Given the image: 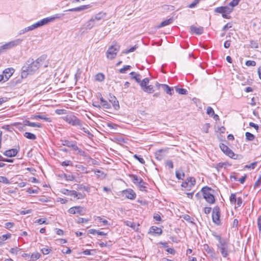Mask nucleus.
Wrapping results in <instances>:
<instances>
[{"label":"nucleus","mask_w":261,"mask_h":261,"mask_svg":"<svg viewBox=\"0 0 261 261\" xmlns=\"http://www.w3.org/2000/svg\"><path fill=\"white\" fill-rule=\"evenodd\" d=\"M46 60V57L42 56L35 61H28L21 68V77L25 78L29 74H33L36 71Z\"/></svg>","instance_id":"f257e3e1"},{"label":"nucleus","mask_w":261,"mask_h":261,"mask_svg":"<svg viewBox=\"0 0 261 261\" xmlns=\"http://www.w3.org/2000/svg\"><path fill=\"white\" fill-rule=\"evenodd\" d=\"M64 15V14H63V13H58V14H56L50 17L43 18V19L40 20V21H38L37 22L21 30L20 31L19 35H21V34H24L25 33H26L27 32L32 31L38 27H41L45 24H46L50 22L54 21L56 19H60Z\"/></svg>","instance_id":"f03ea898"},{"label":"nucleus","mask_w":261,"mask_h":261,"mask_svg":"<svg viewBox=\"0 0 261 261\" xmlns=\"http://www.w3.org/2000/svg\"><path fill=\"white\" fill-rule=\"evenodd\" d=\"M201 191L203 198L205 199L206 202L210 204H213L215 203V199L213 194L214 192V190L210 187L205 186L203 187Z\"/></svg>","instance_id":"7ed1b4c3"},{"label":"nucleus","mask_w":261,"mask_h":261,"mask_svg":"<svg viewBox=\"0 0 261 261\" xmlns=\"http://www.w3.org/2000/svg\"><path fill=\"white\" fill-rule=\"evenodd\" d=\"M119 49L120 46L116 43H115L114 45L110 46L107 51V58L111 60L114 59L119 50Z\"/></svg>","instance_id":"20e7f679"},{"label":"nucleus","mask_w":261,"mask_h":261,"mask_svg":"<svg viewBox=\"0 0 261 261\" xmlns=\"http://www.w3.org/2000/svg\"><path fill=\"white\" fill-rule=\"evenodd\" d=\"M22 40V39L19 38L11 41L1 46L2 48L4 51L10 49L13 47H16V46L20 45Z\"/></svg>","instance_id":"39448f33"},{"label":"nucleus","mask_w":261,"mask_h":261,"mask_svg":"<svg viewBox=\"0 0 261 261\" xmlns=\"http://www.w3.org/2000/svg\"><path fill=\"white\" fill-rule=\"evenodd\" d=\"M64 120L73 126H82V121L74 115H67L64 118Z\"/></svg>","instance_id":"423d86ee"},{"label":"nucleus","mask_w":261,"mask_h":261,"mask_svg":"<svg viewBox=\"0 0 261 261\" xmlns=\"http://www.w3.org/2000/svg\"><path fill=\"white\" fill-rule=\"evenodd\" d=\"M220 148L227 156H229L231 159H237L238 155L234 154V152L225 144L221 143L220 144Z\"/></svg>","instance_id":"0eeeda50"},{"label":"nucleus","mask_w":261,"mask_h":261,"mask_svg":"<svg viewBox=\"0 0 261 261\" xmlns=\"http://www.w3.org/2000/svg\"><path fill=\"white\" fill-rule=\"evenodd\" d=\"M220 208L218 206L214 207L212 213V219L214 223L217 225H220L221 221L220 219Z\"/></svg>","instance_id":"6e6552de"},{"label":"nucleus","mask_w":261,"mask_h":261,"mask_svg":"<svg viewBox=\"0 0 261 261\" xmlns=\"http://www.w3.org/2000/svg\"><path fill=\"white\" fill-rule=\"evenodd\" d=\"M68 212L71 214H78L81 215H84L85 214L86 209L80 206H73L68 210Z\"/></svg>","instance_id":"1a4fd4ad"},{"label":"nucleus","mask_w":261,"mask_h":261,"mask_svg":"<svg viewBox=\"0 0 261 261\" xmlns=\"http://www.w3.org/2000/svg\"><path fill=\"white\" fill-rule=\"evenodd\" d=\"M218 247L220 250L222 256L224 257L227 256L228 253V245L225 242H220V244L218 245Z\"/></svg>","instance_id":"9d476101"},{"label":"nucleus","mask_w":261,"mask_h":261,"mask_svg":"<svg viewBox=\"0 0 261 261\" xmlns=\"http://www.w3.org/2000/svg\"><path fill=\"white\" fill-rule=\"evenodd\" d=\"M233 11V8H230L228 6H222L217 7L215 9V12L222 14L224 13L230 14Z\"/></svg>","instance_id":"9b49d317"},{"label":"nucleus","mask_w":261,"mask_h":261,"mask_svg":"<svg viewBox=\"0 0 261 261\" xmlns=\"http://www.w3.org/2000/svg\"><path fill=\"white\" fill-rule=\"evenodd\" d=\"M123 196L130 200H134L136 198V194L135 192L132 189H128L124 190L122 192Z\"/></svg>","instance_id":"f8f14e48"},{"label":"nucleus","mask_w":261,"mask_h":261,"mask_svg":"<svg viewBox=\"0 0 261 261\" xmlns=\"http://www.w3.org/2000/svg\"><path fill=\"white\" fill-rule=\"evenodd\" d=\"M19 151V149L12 148L5 151L4 154L7 157H13L16 155Z\"/></svg>","instance_id":"ddd939ff"},{"label":"nucleus","mask_w":261,"mask_h":261,"mask_svg":"<svg viewBox=\"0 0 261 261\" xmlns=\"http://www.w3.org/2000/svg\"><path fill=\"white\" fill-rule=\"evenodd\" d=\"M190 31L192 34L201 35L203 33V28L201 27H196L194 25H192L190 27Z\"/></svg>","instance_id":"4468645a"},{"label":"nucleus","mask_w":261,"mask_h":261,"mask_svg":"<svg viewBox=\"0 0 261 261\" xmlns=\"http://www.w3.org/2000/svg\"><path fill=\"white\" fill-rule=\"evenodd\" d=\"M14 72V69L12 68H8L6 69L4 72V76L5 77V81H7L11 76Z\"/></svg>","instance_id":"2eb2a0df"},{"label":"nucleus","mask_w":261,"mask_h":261,"mask_svg":"<svg viewBox=\"0 0 261 261\" xmlns=\"http://www.w3.org/2000/svg\"><path fill=\"white\" fill-rule=\"evenodd\" d=\"M90 7H91V6L90 5H83V6H81L78 7L68 9L67 10H66L65 11L79 12V11H82L85 10L86 9H87Z\"/></svg>","instance_id":"dca6fc26"},{"label":"nucleus","mask_w":261,"mask_h":261,"mask_svg":"<svg viewBox=\"0 0 261 261\" xmlns=\"http://www.w3.org/2000/svg\"><path fill=\"white\" fill-rule=\"evenodd\" d=\"M203 250L210 255L213 257L215 255L214 250L213 248L210 247L207 244H204L203 246Z\"/></svg>","instance_id":"f3484780"},{"label":"nucleus","mask_w":261,"mask_h":261,"mask_svg":"<svg viewBox=\"0 0 261 261\" xmlns=\"http://www.w3.org/2000/svg\"><path fill=\"white\" fill-rule=\"evenodd\" d=\"M107 15L106 13L103 12H100L98 13L95 14L94 16H93L91 18L93 19L94 22L96 21H99L102 19H103L106 17Z\"/></svg>","instance_id":"a211bd4d"},{"label":"nucleus","mask_w":261,"mask_h":261,"mask_svg":"<svg viewBox=\"0 0 261 261\" xmlns=\"http://www.w3.org/2000/svg\"><path fill=\"white\" fill-rule=\"evenodd\" d=\"M159 86H161L163 89L166 92L167 94L172 95L173 93V89L169 87L167 85L165 84H159Z\"/></svg>","instance_id":"6ab92c4d"},{"label":"nucleus","mask_w":261,"mask_h":261,"mask_svg":"<svg viewBox=\"0 0 261 261\" xmlns=\"http://www.w3.org/2000/svg\"><path fill=\"white\" fill-rule=\"evenodd\" d=\"M23 123L24 126L28 125V126H29L31 127H37L39 128H40L42 127V125L41 124L35 123V122H32L29 121L28 120H25L23 121Z\"/></svg>","instance_id":"aec40b11"},{"label":"nucleus","mask_w":261,"mask_h":261,"mask_svg":"<svg viewBox=\"0 0 261 261\" xmlns=\"http://www.w3.org/2000/svg\"><path fill=\"white\" fill-rule=\"evenodd\" d=\"M109 101L112 104L115 110L119 109V102L115 96H111Z\"/></svg>","instance_id":"412c9836"},{"label":"nucleus","mask_w":261,"mask_h":261,"mask_svg":"<svg viewBox=\"0 0 261 261\" xmlns=\"http://www.w3.org/2000/svg\"><path fill=\"white\" fill-rule=\"evenodd\" d=\"M173 22V18H170L168 19H167V20H165L162 21L158 26L156 27V28L159 29L162 27H164L165 26H166V25L171 24Z\"/></svg>","instance_id":"4be33fe9"},{"label":"nucleus","mask_w":261,"mask_h":261,"mask_svg":"<svg viewBox=\"0 0 261 261\" xmlns=\"http://www.w3.org/2000/svg\"><path fill=\"white\" fill-rule=\"evenodd\" d=\"M96 25V22H94L93 19L91 18L85 24V28L87 30H90Z\"/></svg>","instance_id":"5701e85b"},{"label":"nucleus","mask_w":261,"mask_h":261,"mask_svg":"<svg viewBox=\"0 0 261 261\" xmlns=\"http://www.w3.org/2000/svg\"><path fill=\"white\" fill-rule=\"evenodd\" d=\"M130 176L135 184L137 185L139 182L143 184V180L141 178L138 177L137 175L134 174L130 175Z\"/></svg>","instance_id":"b1692460"},{"label":"nucleus","mask_w":261,"mask_h":261,"mask_svg":"<svg viewBox=\"0 0 261 261\" xmlns=\"http://www.w3.org/2000/svg\"><path fill=\"white\" fill-rule=\"evenodd\" d=\"M63 144L64 146H66L68 147L71 148L73 150H74V149H77V145L69 141L65 140Z\"/></svg>","instance_id":"393cba45"},{"label":"nucleus","mask_w":261,"mask_h":261,"mask_svg":"<svg viewBox=\"0 0 261 261\" xmlns=\"http://www.w3.org/2000/svg\"><path fill=\"white\" fill-rule=\"evenodd\" d=\"M150 232L153 234H160L162 232V230L160 228L153 226L150 228Z\"/></svg>","instance_id":"a878e982"},{"label":"nucleus","mask_w":261,"mask_h":261,"mask_svg":"<svg viewBox=\"0 0 261 261\" xmlns=\"http://www.w3.org/2000/svg\"><path fill=\"white\" fill-rule=\"evenodd\" d=\"M129 74L132 76V79L135 80L137 83H140L141 82V76L140 74L135 72H132Z\"/></svg>","instance_id":"bb28decb"},{"label":"nucleus","mask_w":261,"mask_h":261,"mask_svg":"<svg viewBox=\"0 0 261 261\" xmlns=\"http://www.w3.org/2000/svg\"><path fill=\"white\" fill-rule=\"evenodd\" d=\"M31 118L33 119H41L45 120L48 122L51 121L50 119L49 118L46 117L45 115H34L31 117Z\"/></svg>","instance_id":"cd10ccee"},{"label":"nucleus","mask_w":261,"mask_h":261,"mask_svg":"<svg viewBox=\"0 0 261 261\" xmlns=\"http://www.w3.org/2000/svg\"><path fill=\"white\" fill-rule=\"evenodd\" d=\"M88 232H89V233L93 234H98V235L103 236L107 235V233H105L103 231H99L98 230H96V229H89L88 230Z\"/></svg>","instance_id":"c85d7f7f"},{"label":"nucleus","mask_w":261,"mask_h":261,"mask_svg":"<svg viewBox=\"0 0 261 261\" xmlns=\"http://www.w3.org/2000/svg\"><path fill=\"white\" fill-rule=\"evenodd\" d=\"M163 151L162 149H160L155 153V158L157 160L161 161L164 159L165 155L163 154Z\"/></svg>","instance_id":"c756f323"},{"label":"nucleus","mask_w":261,"mask_h":261,"mask_svg":"<svg viewBox=\"0 0 261 261\" xmlns=\"http://www.w3.org/2000/svg\"><path fill=\"white\" fill-rule=\"evenodd\" d=\"M175 175L176 177L178 179H182V178L185 177V173L182 170H177L175 172Z\"/></svg>","instance_id":"7c9ffc66"},{"label":"nucleus","mask_w":261,"mask_h":261,"mask_svg":"<svg viewBox=\"0 0 261 261\" xmlns=\"http://www.w3.org/2000/svg\"><path fill=\"white\" fill-rule=\"evenodd\" d=\"M24 136L27 138L28 139L33 140H34L36 139V136L34 134L29 133V132H25L24 134Z\"/></svg>","instance_id":"2f4dec72"},{"label":"nucleus","mask_w":261,"mask_h":261,"mask_svg":"<svg viewBox=\"0 0 261 261\" xmlns=\"http://www.w3.org/2000/svg\"><path fill=\"white\" fill-rule=\"evenodd\" d=\"M149 79L148 78H145L142 81L141 80V82L140 83V85L142 89L143 88L146 87L147 84L149 83Z\"/></svg>","instance_id":"473e14b6"},{"label":"nucleus","mask_w":261,"mask_h":261,"mask_svg":"<svg viewBox=\"0 0 261 261\" xmlns=\"http://www.w3.org/2000/svg\"><path fill=\"white\" fill-rule=\"evenodd\" d=\"M143 91L147 92L148 93H152L154 92L153 88L152 86H147L146 87L143 88L142 89Z\"/></svg>","instance_id":"72a5a7b5"},{"label":"nucleus","mask_w":261,"mask_h":261,"mask_svg":"<svg viewBox=\"0 0 261 261\" xmlns=\"http://www.w3.org/2000/svg\"><path fill=\"white\" fill-rule=\"evenodd\" d=\"M245 136L246 140L248 141H252L255 138L254 135L249 132H246L245 133Z\"/></svg>","instance_id":"f704fd0d"},{"label":"nucleus","mask_w":261,"mask_h":261,"mask_svg":"<svg viewBox=\"0 0 261 261\" xmlns=\"http://www.w3.org/2000/svg\"><path fill=\"white\" fill-rule=\"evenodd\" d=\"M187 180L189 181V189H191L193 186H194L195 184V179L194 177H190L187 178Z\"/></svg>","instance_id":"c9c22d12"},{"label":"nucleus","mask_w":261,"mask_h":261,"mask_svg":"<svg viewBox=\"0 0 261 261\" xmlns=\"http://www.w3.org/2000/svg\"><path fill=\"white\" fill-rule=\"evenodd\" d=\"M105 79V75L101 73L97 74L95 76V80L99 82H102Z\"/></svg>","instance_id":"e433bc0d"},{"label":"nucleus","mask_w":261,"mask_h":261,"mask_svg":"<svg viewBox=\"0 0 261 261\" xmlns=\"http://www.w3.org/2000/svg\"><path fill=\"white\" fill-rule=\"evenodd\" d=\"M40 256V254L38 252H36L32 254L31 255V258L33 260H35L39 259Z\"/></svg>","instance_id":"4c0bfd02"},{"label":"nucleus","mask_w":261,"mask_h":261,"mask_svg":"<svg viewBox=\"0 0 261 261\" xmlns=\"http://www.w3.org/2000/svg\"><path fill=\"white\" fill-rule=\"evenodd\" d=\"M138 47L137 45H135L134 46L128 49H126L123 51V53L124 54H128L129 53H132Z\"/></svg>","instance_id":"58836bf2"},{"label":"nucleus","mask_w":261,"mask_h":261,"mask_svg":"<svg viewBox=\"0 0 261 261\" xmlns=\"http://www.w3.org/2000/svg\"><path fill=\"white\" fill-rule=\"evenodd\" d=\"M130 68L131 66L130 65H125L119 70V72L121 73H125L127 70L130 69Z\"/></svg>","instance_id":"ea45409f"},{"label":"nucleus","mask_w":261,"mask_h":261,"mask_svg":"<svg viewBox=\"0 0 261 261\" xmlns=\"http://www.w3.org/2000/svg\"><path fill=\"white\" fill-rule=\"evenodd\" d=\"M146 184L143 181V184H141V183H139L137 186H138L139 188L140 189V190L141 191H146Z\"/></svg>","instance_id":"a19ab883"},{"label":"nucleus","mask_w":261,"mask_h":261,"mask_svg":"<svg viewBox=\"0 0 261 261\" xmlns=\"http://www.w3.org/2000/svg\"><path fill=\"white\" fill-rule=\"evenodd\" d=\"M74 150L77 151V153L79 154L81 156H85V157L87 156V153L85 151L82 150L81 149L79 148L78 147H77V149H74Z\"/></svg>","instance_id":"79ce46f5"},{"label":"nucleus","mask_w":261,"mask_h":261,"mask_svg":"<svg viewBox=\"0 0 261 261\" xmlns=\"http://www.w3.org/2000/svg\"><path fill=\"white\" fill-rule=\"evenodd\" d=\"M237 198H236V194L232 193L230 196L229 200L231 203H235L237 201Z\"/></svg>","instance_id":"37998d69"},{"label":"nucleus","mask_w":261,"mask_h":261,"mask_svg":"<svg viewBox=\"0 0 261 261\" xmlns=\"http://www.w3.org/2000/svg\"><path fill=\"white\" fill-rule=\"evenodd\" d=\"M241 0H232L229 4V6L231 7L237 6L239 4Z\"/></svg>","instance_id":"c03bdc74"},{"label":"nucleus","mask_w":261,"mask_h":261,"mask_svg":"<svg viewBox=\"0 0 261 261\" xmlns=\"http://www.w3.org/2000/svg\"><path fill=\"white\" fill-rule=\"evenodd\" d=\"M176 91L179 94H186L187 90L183 88H176Z\"/></svg>","instance_id":"a18cd8bd"},{"label":"nucleus","mask_w":261,"mask_h":261,"mask_svg":"<svg viewBox=\"0 0 261 261\" xmlns=\"http://www.w3.org/2000/svg\"><path fill=\"white\" fill-rule=\"evenodd\" d=\"M51 249L48 247H44L41 249V251L44 255L48 254L50 252Z\"/></svg>","instance_id":"49530a36"},{"label":"nucleus","mask_w":261,"mask_h":261,"mask_svg":"<svg viewBox=\"0 0 261 261\" xmlns=\"http://www.w3.org/2000/svg\"><path fill=\"white\" fill-rule=\"evenodd\" d=\"M124 223L126 226H129V227L133 228V229L135 228L136 224L134 222H132V221H126Z\"/></svg>","instance_id":"de8ad7c7"},{"label":"nucleus","mask_w":261,"mask_h":261,"mask_svg":"<svg viewBox=\"0 0 261 261\" xmlns=\"http://www.w3.org/2000/svg\"><path fill=\"white\" fill-rule=\"evenodd\" d=\"M0 182L6 184H10L9 179L4 176H0Z\"/></svg>","instance_id":"09e8293b"},{"label":"nucleus","mask_w":261,"mask_h":261,"mask_svg":"<svg viewBox=\"0 0 261 261\" xmlns=\"http://www.w3.org/2000/svg\"><path fill=\"white\" fill-rule=\"evenodd\" d=\"M85 193L77 192L76 200L84 199L85 197Z\"/></svg>","instance_id":"8fccbe9b"},{"label":"nucleus","mask_w":261,"mask_h":261,"mask_svg":"<svg viewBox=\"0 0 261 261\" xmlns=\"http://www.w3.org/2000/svg\"><path fill=\"white\" fill-rule=\"evenodd\" d=\"M189 185L190 184L189 181L187 180V179H186L184 182L182 183L181 186L183 188H186L187 190H190L191 189H189Z\"/></svg>","instance_id":"3c124183"},{"label":"nucleus","mask_w":261,"mask_h":261,"mask_svg":"<svg viewBox=\"0 0 261 261\" xmlns=\"http://www.w3.org/2000/svg\"><path fill=\"white\" fill-rule=\"evenodd\" d=\"M96 220H97L99 222H102L103 225H107L108 224V221L107 220H106V219H102L100 217H99V216L97 217H96Z\"/></svg>","instance_id":"603ef678"},{"label":"nucleus","mask_w":261,"mask_h":261,"mask_svg":"<svg viewBox=\"0 0 261 261\" xmlns=\"http://www.w3.org/2000/svg\"><path fill=\"white\" fill-rule=\"evenodd\" d=\"M134 158L137 159L140 163H141L142 164H144L145 163L144 160L142 158H141L140 156H139L137 154H135L134 155Z\"/></svg>","instance_id":"864d4df0"},{"label":"nucleus","mask_w":261,"mask_h":261,"mask_svg":"<svg viewBox=\"0 0 261 261\" xmlns=\"http://www.w3.org/2000/svg\"><path fill=\"white\" fill-rule=\"evenodd\" d=\"M245 64L247 66H255L256 65V62L254 61L248 60L246 62Z\"/></svg>","instance_id":"5fc2aeb1"},{"label":"nucleus","mask_w":261,"mask_h":261,"mask_svg":"<svg viewBox=\"0 0 261 261\" xmlns=\"http://www.w3.org/2000/svg\"><path fill=\"white\" fill-rule=\"evenodd\" d=\"M61 165L63 166H73L72 162L69 160L65 161L62 162Z\"/></svg>","instance_id":"6e6d98bb"},{"label":"nucleus","mask_w":261,"mask_h":261,"mask_svg":"<svg viewBox=\"0 0 261 261\" xmlns=\"http://www.w3.org/2000/svg\"><path fill=\"white\" fill-rule=\"evenodd\" d=\"M261 186V176L260 177L257 179V180L255 182L254 185V188H259Z\"/></svg>","instance_id":"4d7b16f0"},{"label":"nucleus","mask_w":261,"mask_h":261,"mask_svg":"<svg viewBox=\"0 0 261 261\" xmlns=\"http://www.w3.org/2000/svg\"><path fill=\"white\" fill-rule=\"evenodd\" d=\"M200 0H194L191 4L188 6L189 8H193L195 7L199 3Z\"/></svg>","instance_id":"13d9d810"},{"label":"nucleus","mask_w":261,"mask_h":261,"mask_svg":"<svg viewBox=\"0 0 261 261\" xmlns=\"http://www.w3.org/2000/svg\"><path fill=\"white\" fill-rule=\"evenodd\" d=\"M206 113L209 115H212L213 114H214V111L212 108L208 107L206 109Z\"/></svg>","instance_id":"bf43d9fd"},{"label":"nucleus","mask_w":261,"mask_h":261,"mask_svg":"<svg viewBox=\"0 0 261 261\" xmlns=\"http://www.w3.org/2000/svg\"><path fill=\"white\" fill-rule=\"evenodd\" d=\"M101 105L102 107L105 109H109L111 108V105L107 100H105Z\"/></svg>","instance_id":"052dcab7"},{"label":"nucleus","mask_w":261,"mask_h":261,"mask_svg":"<svg viewBox=\"0 0 261 261\" xmlns=\"http://www.w3.org/2000/svg\"><path fill=\"white\" fill-rule=\"evenodd\" d=\"M250 46L252 48H256L258 47L257 43L253 40L250 41Z\"/></svg>","instance_id":"680f3d73"},{"label":"nucleus","mask_w":261,"mask_h":261,"mask_svg":"<svg viewBox=\"0 0 261 261\" xmlns=\"http://www.w3.org/2000/svg\"><path fill=\"white\" fill-rule=\"evenodd\" d=\"M11 234L10 233H7L6 234L2 235L0 238L3 241H4V240H6L8 239H9L11 237Z\"/></svg>","instance_id":"e2e57ef3"},{"label":"nucleus","mask_w":261,"mask_h":261,"mask_svg":"<svg viewBox=\"0 0 261 261\" xmlns=\"http://www.w3.org/2000/svg\"><path fill=\"white\" fill-rule=\"evenodd\" d=\"M71 192H72V190H69L65 189H63L62 191V192L64 194L68 195V196H71Z\"/></svg>","instance_id":"0e129e2a"},{"label":"nucleus","mask_w":261,"mask_h":261,"mask_svg":"<svg viewBox=\"0 0 261 261\" xmlns=\"http://www.w3.org/2000/svg\"><path fill=\"white\" fill-rule=\"evenodd\" d=\"M256 165H257V162H255L251 163L249 165H246L245 166V167L247 168L254 169L255 167V166H256Z\"/></svg>","instance_id":"69168bd1"},{"label":"nucleus","mask_w":261,"mask_h":261,"mask_svg":"<svg viewBox=\"0 0 261 261\" xmlns=\"http://www.w3.org/2000/svg\"><path fill=\"white\" fill-rule=\"evenodd\" d=\"M166 165L169 168L172 169L173 168V163L170 160H168L166 162Z\"/></svg>","instance_id":"338daca9"},{"label":"nucleus","mask_w":261,"mask_h":261,"mask_svg":"<svg viewBox=\"0 0 261 261\" xmlns=\"http://www.w3.org/2000/svg\"><path fill=\"white\" fill-rule=\"evenodd\" d=\"M257 225L259 230H261V215L259 216L257 220Z\"/></svg>","instance_id":"774afa93"}]
</instances>
